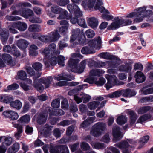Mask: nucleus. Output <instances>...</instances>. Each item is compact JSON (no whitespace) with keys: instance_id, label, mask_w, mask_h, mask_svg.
Instances as JSON below:
<instances>
[{"instance_id":"obj_21","label":"nucleus","mask_w":153,"mask_h":153,"mask_svg":"<svg viewBox=\"0 0 153 153\" xmlns=\"http://www.w3.org/2000/svg\"><path fill=\"white\" fill-rule=\"evenodd\" d=\"M122 91V95L124 97H130L134 96L136 93L134 90H132L128 88L125 90H121Z\"/></svg>"},{"instance_id":"obj_8","label":"nucleus","mask_w":153,"mask_h":153,"mask_svg":"<svg viewBox=\"0 0 153 153\" xmlns=\"http://www.w3.org/2000/svg\"><path fill=\"white\" fill-rule=\"evenodd\" d=\"M106 78L108 82L105 85L107 90H109L111 88H112L113 86L121 85L120 83L117 78L115 75H108Z\"/></svg>"},{"instance_id":"obj_58","label":"nucleus","mask_w":153,"mask_h":153,"mask_svg":"<svg viewBox=\"0 0 153 153\" xmlns=\"http://www.w3.org/2000/svg\"><path fill=\"white\" fill-rule=\"evenodd\" d=\"M62 9L58 6H53L51 8V10L54 14H59Z\"/></svg>"},{"instance_id":"obj_57","label":"nucleus","mask_w":153,"mask_h":153,"mask_svg":"<svg viewBox=\"0 0 153 153\" xmlns=\"http://www.w3.org/2000/svg\"><path fill=\"white\" fill-rule=\"evenodd\" d=\"M19 117V115L16 112L10 110V119L13 120H17Z\"/></svg>"},{"instance_id":"obj_54","label":"nucleus","mask_w":153,"mask_h":153,"mask_svg":"<svg viewBox=\"0 0 153 153\" xmlns=\"http://www.w3.org/2000/svg\"><path fill=\"white\" fill-rule=\"evenodd\" d=\"M30 107V104L28 102H25L23 107L22 113H25L28 111Z\"/></svg>"},{"instance_id":"obj_63","label":"nucleus","mask_w":153,"mask_h":153,"mask_svg":"<svg viewBox=\"0 0 153 153\" xmlns=\"http://www.w3.org/2000/svg\"><path fill=\"white\" fill-rule=\"evenodd\" d=\"M60 153H69V151L66 145H59Z\"/></svg>"},{"instance_id":"obj_6","label":"nucleus","mask_w":153,"mask_h":153,"mask_svg":"<svg viewBox=\"0 0 153 153\" xmlns=\"http://www.w3.org/2000/svg\"><path fill=\"white\" fill-rule=\"evenodd\" d=\"M106 126L105 123L98 122L93 126L90 133L95 137H99L101 135L102 132L105 129Z\"/></svg>"},{"instance_id":"obj_28","label":"nucleus","mask_w":153,"mask_h":153,"mask_svg":"<svg viewBox=\"0 0 153 153\" xmlns=\"http://www.w3.org/2000/svg\"><path fill=\"white\" fill-rule=\"evenodd\" d=\"M22 106V103L18 100L10 102V106L17 110H20Z\"/></svg>"},{"instance_id":"obj_1","label":"nucleus","mask_w":153,"mask_h":153,"mask_svg":"<svg viewBox=\"0 0 153 153\" xmlns=\"http://www.w3.org/2000/svg\"><path fill=\"white\" fill-rule=\"evenodd\" d=\"M79 62V59H75L71 58L69 60L68 66L71 68L72 72L81 74L84 71L85 68L86 61L84 60L81 62L79 66L77 65Z\"/></svg>"},{"instance_id":"obj_7","label":"nucleus","mask_w":153,"mask_h":153,"mask_svg":"<svg viewBox=\"0 0 153 153\" xmlns=\"http://www.w3.org/2000/svg\"><path fill=\"white\" fill-rule=\"evenodd\" d=\"M146 7H141L137 8V11H139L140 17L135 18L134 20L136 23H139L142 21L143 18L145 17L150 16L153 15V12L151 10H146Z\"/></svg>"},{"instance_id":"obj_11","label":"nucleus","mask_w":153,"mask_h":153,"mask_svg":"<svg viewBox=\"0 0 153 153\" xmlns=\"http://www.w3.org/2000/svg\"><path fill=\"white\" fill-rule=\"evenodd\" d=\"M102 41L100 37L98 36L97 39H94L89 41L88 45L91 49L95 48L99 50L101 46Z\"/></svg>"},{"instance_id":"obj_59","label":"nucleus","mask_w":153,"mask_h":153,"mask_svg":"<svg viewBox=\"0 0 153 153\" xmlns=\"http://www.w3.org/2000/svg\"><path fill=\"white\" fill-rule=\"evenodd\" d=\"M78 6L77 5L73 3L68 4L67 7L70 12L72 13L73 12L75 9L77 8Z\"/></svg>"},{"instance_id":"obj_52","label":"nucleus","mask_w":153,"mask_h":153,"mask_svg":"<svg viewBox=\"0 0 153 153\" xmlns=\"http://www.w3.org/2000/svg\"><path fill=\"white\" fill-rule=\"evenodd\" d=\"M19 144L18 143H15L12 146L11 149H10V153H16L19 150Z\"/></svg>"},{"instance_id":"obj_38","label":"nucleus","mask_w":153,"mask_h":153,"mask_svg":"<svg viewBox=\"0 0 153 153\" xmlns=\"http://www.w3.org/2000/svg\"><path fill=\"white\" fill-rule=\"evenodd\" d=\"M27 76L26 72L24 71L20 70L17 73V78L22 80H25Z\"/></svg>"},{"instance_id":"obj_12","label":"nucleus","mask_w":153,"mask_h":153,"mask_svg":"<svg viewBox=\"0 0 153 153\" xmlns=\"http://www.w3.org/2000/svg\"><path fill=\"white\" fill-rule=\"evenodd\" d=\"M114 146L121 149L123 153H129L128 148L130 145L127 141H124L117 143Z\"/></svg>"},{"instance_id":"obj_24","label":"nucleus","mask_w":153,"mask_h":153,"mask_svg":"<svg viewBox=\"0 0 153 153\" xmlns=\"http://www.w3.org/2000/svg\"><path fill=\"white\" fill-rule=\"evenodd\" d=\"M28 42L25 39H21L19 40L17 42V45L19 48L22 50H25L28 46Z\"/></svg>"},{"instance_id":"obj_22","label":"nucleus","mask_w":153,"mask_h":153,"mask_svg":"<svg viewBox=\"0 0 153 153\" xmlns=\"http://www.w3.org/2000/svg\"><path fill=\"white\" fill-rule=\"evenodd\" d=\"M72 34L71 37L70 41L71 43L73 42L76 39L80 36L81 34L80 30L79 28L72 30Z\"/></svg>"},{"instance_id":"obj_61","label":"nucleus","mask_w":153,"mask_h":153,"mask_svg":"<svg viewBox=\"0 0 153 153\" xmlns=\"http://www.w3.org/2000/svg\"><path fill=\"white\" fill-rule=\"evenodd\" d=\"M62 108L66 110L68 108L69 105L67 99H64L61 102Z\"/></svg>"},{"instance_id":"obj_33","label":"nucleus","mask_w":153,"mask_h":153,"mask_svg":"<svg viewBox=\"0 0 153 153\" xmlns=\"http://www.w3.org/2000/svg\"><path fill=\"white\" fill-rule=\"evenodd\" d=\"M94 119V117H90L85 120L80 125V127L83 128H85L87 126L93 123Z\"/></svg>"},{"instance_id":"obj_10","label":"nucleus","mask_w":153,"mask_h":153,"mask_svg":"<svg viewBox=\"0 0 153 153\" xmlns=\"http://www.w3.org/2000/svg\"><path fill=\"white\" fill-rule=\"evenodd\" d=\"M97 78L91 76L85 79L84 80V81L90 84L95 83L98 86H102L106 82L105 79L103 77L100 78L98 81H97Z\"/></svg>"},{"instance_id":"obj_34","label":"nucleus","mask_w":153,"mask_h":153,"mask_svg":"<svg viewBox=\"0 0 153 153\" xmlns=\"http://www.w3.org/2000/svg\"><path fill=\"white\" fill-rule=\"evenodd\" d=\"M82 53L84 54H88L94 53L95 51L88 46L83 47L81 51Z\"/></svg>"},{"instance_id":"obj_35","label":"nucleus","mask_w":153,"mask_h":153,"mask_svg":"<svg viewBox=\"0 0 153 153\" xmlns=\"http://www.w3.org/2000/svg\"><path fill=\"white\" fill-rule=\"evenodd\" d=\"M28 30L31 32H39L41 30V28L40 25H39L32 24L29 26Z\"/></svg>"},{"instance_id":"obj_19","label":"nucleus","mask_w":153,"mask_h":153,"mask_svg":"<svg viewBox=\"0 0 153 153\" xmlns=\"http://www.w3.org/2000/svg\"><path fill=\"white\" fill-rule=\"evenodd\" d=\"M19 12L21 15L26 18H30L34 15L33 11L29 9H22V10L20 9Z\"/></svg>"},{"instance_id":"obj_47","label":"nucleus","mask_w":153,"mask_h":153,"mask_svg":"<svg viewBox=\"0 0 153 153\" xmlns=\"http://www.w3.org/2000/svg\"><path fill=\"white\" fill-rule=\"evenodd\" d=\"M149 106H145L140 107L138 110V114H142L149 111Z\"/></svg>"},{"instance_id":"obj_41","label":"nucleus","mask_w":153,"mask_h":153,"mask_svg":"<svg viewBox=\"0 0 153 153\" xmlns=\"http://www.w3.org/2000/svg\"><path fill=\"white\" fill-rule=\"evenodd\" d=\"M127 118L125 116L121 115L118 117L117 119V124L120 125L124 124L127 121Z\"/></svg>"},{"instance_id":"obj_62","label":"nucleus","mask_w":153,"mask_h":153,"mask_svg":"<svg viewBox=\"0 0 153 153\" xmlns=\"http://www.w3.org/2000/svg\"><path fill=\"white\" fill-rule=\"evenodd\" d=\"M85 34L88 38H92L95 35L94 31L91 30L89 29L87 30L85 32Z\"/></svg>"},{"instance_id":"obj_46","label":"nucleus","mask_w":153,"mask_h":153,"mask_svg":"<svg viewBox=\"0 0 153 153\" xmlns=\"http://www.w3.org/2000/svg\"><path fill=\"white\" fill-rule=\"evenodd\" d=\"M0 100L6 103H9L10 97L6 94H2L0 96Z\"/></svg>"},{"instance_id":"obj_43","label":"nucleus","mask_w":153,"mask_h":153,"mask_svg":"<svg viewBox=\"0 0 153 153\" xmlns=\"http://www.w3.org/2000/svg\"><path fill=\"white\" fill-rule=\"evenodd\" d=\"M118 69L120 71H125L128 73L131 71L132 68L129 66L121 65L119 67Z\"/></svg>"},{"instance_id":"obj_18","label":"nucleus","mask_w":153,"mask_h":153,"mask_svg":"<svg viewBox=\"0 0 153 153\" xmlns=\"http://www.w3.org/2000/svg\"><path fill=\"white\" fill-rule=\"evenodd\" d=\"M103 3L102 0H97V2L94 6V8L95 10H99L102 13L110 14V12L107 9L101 6Z\"/></svg>"},{"instance_id":"obj_4","label":"nucleus","mask_w":153,"mask_h":153,"mask_svg":"<svg viewBox=\"0 0 153 153\" xmlns=\"http://www.w3.org/2000/svg\"><path fill=\"white\" fill-rule=\"evenodd\" d=\"M51 77L49 76L47 78H41L38 80L34 79L35 81L33 83L34 87L39 92H42L44 89L43 85L41 83H42L45 85V88H47L49 86L51 83Z\"/></svg>"},{"instance_id":"obj_64","label":"nucleus","mask_w":153,"mask_h":153,"mask_svg":"<svg viewBox=\"0 0 153 153\" xmlns=\"http://www.w3.org/2000/svg\"><path fill=\"white\" fill-rule=\"evenodd\" d=\"M70 111L73 112L77 111L78 110L76 105L75 103L72 102L70 104Z\"/></svg>"},{"instance_id":"obj_36","label":"nucleus","mask_w":153,"mask_h":153,"mask_svg":"<svg viewBox=\"0 0 153 153\" xmlns=\"http://www.w3.org/2000/svg\"><path fill=\"white\" fill-rule=\"evenodd\" d=\"M149 139V135H146L140 138L139 142L140 144L138 149L142 147L147 142Z\"/></svg>"},{"instance_id":"obj_30","label":"nucleus","mask_w":153,"mask_h":153,"mask_svg":"<svg viewBox=\"0 0 153 153\" xmlns=\"http://www.w3.org/2000/svg\"><path fill=\"white\" fill-rule=\"evenodd\" d=\"M105 71L101 69H93L90 71V74L91 76H100Z\"/></svg>"},{"instance_id":"obj_3","label":"nucleus","mask_w":153,"mask_h":153,"mask_svg":"<svg viewBox=\"0 0 153 153\" xmlns=\"http://www.w3.org/2000/svg\"><path fill=\"white\" fill-rule=\"evenodd\" d=\"M56 45L53 43L49 45L48 47L45 49H42L40 50V53L44 55L45 59L44 61V63L45 61L50 59L56 53Z\"/></svg>"},{"instance_id":"obj_25","label":"nucleus","mask_w":153,"mask_h":153,"mask_svg":"<svg viewBox=\"0 0 153 153\" xmlns=\"http://www.w3.org/2000/svg\"><path fill=\"white\" fill-rule=\"evenodd\" d=\"M87 22L88 25L93 28H96L97 26L98 23L97 19L94 17H91L88 19Z\"/></svg>"},{"instance_id":"obj_37","label":"nucleus","mask_w":153,"mask_h":153,"mask_svg":"<svg viewBox=\"0 0 153 153\" xmlns=\"http://www.w3.org/2000/svg\"><path fill=\"white\" fill-rule=\"evenodd\" d=\"M10 52L11 54L15 56L18 57L20 56V52L18 50L17 48L15 45H12L11 47H10Z\"/></svg>"},{"instance_id":"obj_42","label":"nucleus","mask_w":153,"mask_h":153,"mask_svg":"<svg viewBox=\"0 0 153 153\" xmlns=\"http://www.w3.org/2000/svg\"><path fill=\"white\" fill-rule=\"evenodd\" d=\"M100 103L99 102L94 101L88 103V105L90 109H94L99 106Z\"/></svg>"},{"instance_id":"obj_27","label":"nucleus","mask_w":153,"mask_h":153,"mask_svg":"<svg viewBox=\"0 0 153 153\" xmlns=\"http://www.w3.org/2000/svg\"><path fill=\"white\" fill-rule=\"evenodd\" d=\"M96 0H83L82 5L84 7L87 6L89 8L93 7Z\"/></svg>"},{"instance_id":"obj_32","label":"nucleus","mask_w":153,"mask_h":153,"mask_svg":"<svg viewBox=\"0 0 153 153\" xmlns=\"http://www.w3.org/2000/svg\"><path fill=\"white\" fill-rule=\"evenodd\" d=\"M128 114L130 117V124L132 125L135 123L137 118V115L134 111L132 110L129 111Z\"/></svg>"},{"instance_id":"obj_29","label":"nucleus","mask_w":153,"mask_h":153,"mask_svg":"<svg viewBox=\"0 0 153 153\" xmlns=\"http://www.w3.org/2000/svg\"><path fill=\"white\" fill-rule=\"evenodd\" d=\"M71 76L68 75H65L62 74L58 75V76H54V79L56 80L59 81L62 80H64L66 81H71Z\"/></svg>"},{"instance_id":"obj_45","label":"nucleus","mask_w":153,"mask_h":153,"mask_svg":"<svg viewBox=\"0 0 153 153\" xmlns=\"http://www.w3.org/2000/svg\"><path fill=\"white\" fill-rule=\"evenodd\" d=\"M16 6L18 8H20L21 10L24 7H30L31 6V4L28 2H20L17 4Z\"/></svg>"},{"instance_id":"obj_48","label":"nucleus","mask_w":153,"mask_h":153,"mask_svg":"<svg viewBox=\"0 0 153 153\" xmlns=\"http://www.w3.org/2000/svg\"><path fill=\"white\" fill-rule=\"evenodd\" d=\"M32 66L36 71H41L42 69V65L39 62H36L33 64Z\"/></svg>"},{"instance_id":"obj_2","label":"nucleus","mask_w":153,"mask_h":153,"mask_svg":"<svg viewBox=\"0 0 153 153\" xmlns=\"http://www.w3.org/2000/svg\"><path fill=\"white\" fill-rule=\"evenodd\" d=\"M65 57L61 55L57 57L56 53L53 57L50 59L45 61V65L47 68H50L51 69L53 68V67L57 63L61 66L65 65Z\"/></svg>"},{"instance_id":"obj_31","label":"nucleus","mask_w":153,"mask_h":153,"mask_svg":"<svg viewBox=\"0 0 153 153\" xmlns=\"http://www.w3.org/2000/svg\"><path fill=\"white\" fill-rule=\"evenodd\" d=\"M30 120V117L29 115L25 114L21 117L18 120V121L22 124L28 123Z\"/></svg>"},{"instance_id":"obj_44","label":"nucleus","mask_w":153,"mask_h":153,"mask_svg":"<svg viewBox=\"0 0 153 153\" xmlns=\"http://www.w3.org/2000/svg\"><path fill=\"white\" fill-rule=\"evenodd\" d=\"M29 21L33 23H40L42 22L41 19L39 17L33 15L29 18Z\"/></svg>"},{"instance_id":"obj_15","label":"nucleus","mask_w":153,"mask_h":153,"mask_svg":"<svg viewBox=\"0 0 153 153\" xmlns=\"http://www.w3.org/2000/svg\"><path fill=\"white\" fill-rule=\"evenodd\" d=\"M25 69L29 75L30 76H33V78L34 79H37L41 76L40 73L37 71L36 73L35 71L31 67L27 66L25 68Z\"/></svg>"},{"instance_id":"obj_26","label":"nucleus","mask_w":153,"mask_h":153,"mask_svg":"<svg viewBox=\"0 0 153 153\" xmlns=\"http://www.w3.org/2000/svg\"><path fill=\"white\" fill-rule=\"evenodd\" d=\"M50 37L51 42H54L58 39L60 37V35L57 30H55L48 33Z\"/></svg>"},{"instance_id":"obj_17","label":"nucleus","mask_w":153,"mask_h":153,"mask_svg":"<svg viewBox=\"0 0 153 153\" xmlns=\"http://www.w3.org/2000/svg\"><path fill=\"white\" fill-rule=\"evenodd\" d=\"M74 98L76 102L79 104L81 102L82 100H83L84 103L88 102L91 99V97L87 94H85L82 96V98H80L78 97L77 96L74 95Z\"/></svg>"},{"instance_id":"obj_5","label":"nucleus","mask_w":153,"mask_h":153,"mask_svg":"<svg viewBox=\"0 0 153 153\" xmlns=\"http://www.w3.org/2000/svg\"><path fill=\"white\" fill-rule=\"evenodd\" d=\"M114 20L115 21L111 24L108 27V29H116L121 26H123L131 25L132 23V21L130 20L127 19H119L118 17L114 18Z\"/></svg>"},{"instance_id":"obj_53","label":"nucleus","mask_w":153,"mask_h":153,"mask_svg":"<svg viewBox=\"0 0 153 153\" xmlns=\"http://www.w3.org/2000/svg\"><path fill=\"white\" fill-rule=\"evenodd\" d=\"M92 146L95 148L98 149H103L105 148L103 143L99 142L93 143Z\"/></svg>"},{"instance_id":"obj_56","label":"nucleus","mask_w":153,"mask_h":153,"mask_svg":"<svg viewBox=\"0 0 153 153\" xmlns=\"http://www.w3.org/2000/svg\"><path fill=\"white\" fill-rule=\"evenodd\" d=\"M101 57L104 59H109L110 60H117V57L112 55L106 56L105 53H102L100 54Z\"/></svg>"},{"instance_id":"obj_51","label":"nucleus","mask_w":153,"mask_h":153,"mask_svg":"<svg viewBox=\"0 0 153 153\" xmlns=\"http://www.w3.org/2000/svg\"><path fill=\"white\" fill-rule=\"evenodd\" d=\"M50 153H60L59 145L51 147L50 149Z\"/></svg>"},{"instance_id":"obj_49","label":"nucleus","mask_w":153,"mask_h":153,"mask_svg":"<svg viewBox=\"0 0 153 153\" xmlns=\"http://www.w3.org/2000/svg\"><path fill=\"white\" fill-rule=\"evenodd\" d=\"M60 105V99L57 98L53 100L51 103V106L54 108H57L59 107Z\"/></svg>"},{"instance_id":"obj_50","label":"nucleus","mask_w":153,"mask_h":153,"mask_svg":"<svg viewBox=\"0 0 153 153\" xmlns=\"http://www.w3.org/2000/svg\"><path fill=\"white\" fill-rule=\"evenodd\" d=\"M73 12L74 17L79 18L82 17V12L80 11V9L78 6L77 8L75 9Z\"/></svg>"},{"instance_id":"obj_16","label":"nucleus","mask_w":153,"mask_h":153,"mask_svg":"<svg viewBox=\"0 0 153 153\" xmlns=\"http://www.w3.org/2000/svg\"><path fill=\"white\" fill-rule=\"evenodd\" d=\"M46 110L49 112L50 115H62L64 114V111L61 109L53 110L51 108L48 107L46 108Z\"/></svg>"},{"instance_id":"obj_40","label":"nucleus","mask_w":153,"mask_h":153,"mask_svg":"<svg viewBox=\"0 0 153 153\" xmlns=\"http://www.w3.org/2000/svg\"><path fill=\"white\" fill-rule=\"evenodd\" d=\"M59 14V16L57 17L58 19L61 20L65 18L68 19L67 17L68 16V13L65 10L62 9Z\"/></svg>"},{"instance_id":"obj_9","label":"nucleus","mask_w":153,"mask_h":153,"mask_svg":"<svg viewBox=\"0 0 153 153\" xmlns=\"http://www.w3.org/2000/svg\"><path fill=\"white\" fill-rule=\"evenodd\" d=\"M49 112L45 111L40 113H37L34 116L37 122L40 125L43 124L45 123L47 119Z\"/></svg>"},{"instance_id":"obj_14","label":"nucleus","mask_w":153,"mask_h":153,"mask_svg":"<svg viewBox=\"0 0 153 153\" xmlns=\"http://www.w3.org/2000/svg\"><path fill=\"white\" fill-rule=\"evenodd\" d=\"M1 23L0 22V35L1 36V40L3 44H6L8 39L9 33L7 30L2 29Z\"/></svg>"},{"instance_id":"obj_20","label":"nucleus","mask_w":153,"mask_h":153,"mask_svg":"<svg viewBox=\"0 0 153 153\" xmlns=\"http://www.w3.org/2000/svg\"><path fill=\"white\" fill-rule=\"evenodd\" d=\"M12 26L16 29H18L20 31H24L27 28V25L23 22H17L13 23Z\"/></svg>"},{"instance_id":"obj_23","label":"nucleus","mask_w":153,"mask_h":153,"mask_svg":"<svg viewBox=\"0 0 153 153\" xmlns=\"http://www.w3.org/2000/svg\"><path fill=\"white\" fill-rule=\"evenodd\" d=\"M136 78V81L138 83H142L144 82L146 77L140 71H137L134 76Z\"/></svg>"},{"instance_id":"obj_55","label":"nucleus","mask_w":153,"mask_h":153,"mask_svg":"<svg viewBox=\"0 0 153 153\" xmlns=\"http://www.w3.org/2000/svg\"><path fill=\"white\" fill-rule=\"evenodd\" d=\"M1 57L2 59L4 62L6 63H10V55L8 54L4 53L1 54Z\"/></svg>"},{"instance_id":"obj_13","label":"nucleus","mask_w":153,"mask_h":153,"mask_svg":"<svg viewBox=\"0 0 153 153\" xmlns=\"http://www.w3.org/2000/svg\"><path fill=\"white\" fill-rule=\"evenodd\" d=\"M114 140L115 142L120 140L123 137L120 131V127L117 126H114L113 129Z\"/></svg>"},{"instance_id":"obj_39","label":"nucleus","mask_w":153,"mask_h":153,"mask_svg":"<svg viewBox=\"0 0 153 153\" xmlns=\"http://www.w3.org/2000/svg\"><path fill=\"white\" fill-rule=\"evenodd\" d=\"M121 95L122 91H121V90H118L107 95L106 96L107 97L112 98L118 97Z\"/></svg>"},{"instance_id":"obj_60","label":"nucleus","mask_w":153,"mask_h":153,"mask_svg":"<svg viewBox=\"0 0 153 153\" xmlns=\"http://www.w3.org/2000/svg\"><path fill=\"white\" fill-rule=\"evenodd\" d=\"M50 37L48 34L46 36H42L39 37V39L42 42H51Z\"/></svg>"}]
</instances>
